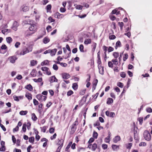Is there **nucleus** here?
<instances>
[{
  "label": "nucleus",
  "mask_w": 152,
  "mask_h": 152,
  "mask_svg": "<svg viewBox=\"0 0 152 152\" xmlns=\"http://www.w3.org/2000/svg\"><path fill=\"white\" fill-rule=\"evenodd\" d=\"M112 61L113 63V64L115 65L118 64V60L117 59H113Z\"/></svg>",
  "instance_id": "nucleus-44"
},
{
  "label": "nucleus",
  "mask_w": 152,
  "mask_h": 152,
  "mask_svg": "<svg viewBox=\"0 0 152 152\" xmlns=\"http://www.w3.org/2000/svg\"><path fill=\"white\" fill-rule=\"evenodd\" d=\"M56 136H57L56 134V133H55L53 136L51 137H50L51 139V140H53L55 139Z\"/></svg>",
  "instance_id": "nucleus-60"
},
{
  "label": "nucleus",
  "mask_w": 152,
  "mask_h": 152,
  "mask_svg": "<svg viewBox=\"0 0 152 152\" xmlns=\"http://www.w3.org/2000/svg\"><path fill=\"white\" fill-rule=\"evenodd\" d=\"M138 120L140 122V124H142L143 122V118L140 117L139 118Z\"/></svg>",
  "instance_id": "nucleus-49"
},
{
  "label": "nucleus",
  "mask_w": 152,
  "mask_h": 152,
  "mask_svg": "<svg viewBox=\"0 0 152 152\" xmlns=\"http://www.w3.org/2000/svg\"><path fill=\"white\" fill-rule=\"evenodd\" d=\"M146 111L148 113L152 112V109L151 107H148L146 109Z\"/></svg>",
  "instance_id": "nucleus-47"
},
{
  "label": "nucleus",
  "mask_w": 152,
  "mask_h": 152,
  "mask_svg": "<svg viewBox=\"0 0 152 152\" xmlns=\"http://www.w3.org/2000/svg\"><path fill=\"white\" fill-rule=\"evenodd\" d=\"M36 97L40 102L45 101L47 98V97L46 96H44L40 94L37 95Z\"/></svg>",
  "instance_id": "nucleus-4"
},
{
  "label": "nucleus",
  "mask_w": 152,
  "mask_h": 152,
  "mask_svg": "<svg viewBox=\"0 0 152 152\" xmlns=\"http://www.w3.org/2000/svg\"><path fill=\"white\" fill-rule=\"evenodd\" d=\"M52 27L50 26H48L46 28V30L48 31H50L51 30Z\"/></svg>",
  "instance_id": "nucleus-48"
},
{
  "label": "nucleus",
  "mask_w": 152,
  "mask_h": 152,
  "mask_svg": "<svg viewBox=\"0 0 152 152\" xmlns=\"http://www.w3.org/2000/svg\"><path fill=\"white\" fill-rule=\"evenodd\" d=\"M58 63L60 64L62 66L64 67H66L67 65V64L65 63L59 62Z\"/></svg>",
  "instance_id": "nucleus-55"
},
{
  "label": "nucleus",
  "mask_w": 152,
  "mask_h": 152,
  "mask_svg": "<svg viewBox=\"0 0 152 152\" xmlns=\"http://www.w3.org/2000/svg\"><path fill=\"white\" fill-rule=\"evenodd\" d=\"M73 93V92L72 91L70 90V91H69L67 92V94L68 96H70Z\"/></svg>",
  "instance_id": "nucleus-54"
},
{
  "label": "nucleus",
  "mask_w": 152,
  "mask_h": 152,
  "mask_svg": "<svg viewBox=\"0 0 152 152\" xmlns=\"http://www.w3.org/2000/svg\"><path fill=\"white\" fill-rule=\"evenodd\" d=\"M83 6L80 5H76L75 7V8L77 10H81L83 8Z\"/></svg>",
  "instance_id": "nucleus-38"
},
{
  "label": "nucleus",
  "mask_w": 152,
  "mask_h": 152,
  "mask_svg": "<svg viewBox=\"0 0 152 152\" xmlns=\"http://www.w3.org/2000/svg\"><path fill=\"white\" fill-rule=\"evenodd\" d=\"M55 17L58 19H61L64 17V15L58 12H57L55 14Z\"/></svg>",
  "instance_id": "nucleus-12"
},
{
  "label": "nucleus",
  "mask_w": 152,
  "mask_h": 152,
  "mask_svg": "<svg viewBox=\"0 0 152 152\" xmlns=\"http://www.w3.org/2000/svg\"><path fill=\"white\" fill-rule=\"evenodd\" d=\"M33 48L31 45H29L27 47H25L23 50L18 54L20 55H24L26 54L31 52Z\"/></svg>",
  "instance_id": "nucleus-1"
},
{
  "label": "nucleus",
  "mask_w": 152,
  "mask_h": 152,
  "mask_svg": "<svg viewBox=\"0 0 152 152\" xmlns=\"http://www.w3.org/2000/svg\"><path fill=\"white\" fill-rule=\"evenodd\" d=\"M128 55L126 53L124 55V56L123 58V60L124 61H125L128 58Z\"/></svg>",
  "instance_id": "nucleus-43"
},
{
  "label": "nucleus",
  "mask_w": 152,
  "mask_h": 152,
  "mask_svg": "<svg viewBox=\"0 0 152 152\" xmlns=\"http://www.w3.org/2000/svg\"><path fill=\"white\" fill-rule=\"evenodd\" d=\"M33 102L34 104L35 105H37L38 104V102L37 101L36 99H33Z\"/></svg>",
  "instance_id": "nucleus-58"
},
{
  "label": "nucleus",
  "mask_w": 152,
  "mask_h": 152,
  "mask_svg": "<svg viewBox=\"0 0 152 152\" xmlns=\"http://www.w3.org/2000/svg\"><path fill=\"white\" fill-rule=\"evenodd\" d=\"M60 11L62 12H65L66 10L64 7H61L60 9Z\"/></svg>",
  "instance_id": "nucleus-56"
},
{
  "label": "nucleus",
  "mask_w": 152,
  "mask_h": 152,
  "mask_svg": "<svg viewBox=\"0 0 152 152\" xmlns=\"http://www.w3.org/2000/svg\"><path fill=\"white\" fill-rule=\"evenodd\" d=\"M121 140V138L119 136H117L115 137L113 139V141L115 143H117L118 142L120 141Z\"/></svg>",
  "instance_id": "nucleus-15"
},
{
  "label": "nucleus",
  "mask_w": 152,
  "mask_h": 152,
  "mask_svg": "<svg viewBox=\"0 0 152 152\" xmlns=\"http://www.w3.org/2000/svg\"><path fill=\"white\" fill-rule=\"evenodd\" d=\"M51 8V6L50 4L48 5L46 7V10L47 12H48L50 11Z\"/></svg>",
  "instance_id": "nucleus-42"
},
{
  "label": "nucleus",
  "mask_w": 152,
  "mask_h": 152,
  "mask_svg": "<svg viewBox=\"0 0 152 152\" xmlns=\"http://www.w3.org/2000/svg\"><path fill=\"white\" fill-rule=\"evenodd\" d=\"M109 38L110 39H115V36L114 35H112L109 36Z\"/></svg>",
  "instance_id": "nucleus-62"
},
{
  "label": "nucleus",
  "mask_w": 152,
  "mask_h": 152,
  "mask_svg": "<svg viewBox=\"0 0 152 152\" xmlns=\"http://www.w3.org/2000/svg\"><path fill=\"white\" fill-rule=\"evenodd\" d=\"M41 69L44 72H45L47 75H50L51 74V72L50 71L49 69L46 67L44 66L41 68Z\"/></svg>",
  "instance_id": "nucleus-5"
},
{
  "label": "nucleus",
  "mask_w": 152,
  "mask_h": 152,
  "mask_svg": "<svg viewBox=\"0 0 152 152\" xmlns=\"http://www.w3.org/2000/svg\"><path fill=\"white\" fill-rule=\"evenodd\" d=\"M53 68L54 70H57L58 69V66L56 64H54L53 65Z\"/></svg>",
  "instance_id": "nucleus-46"
},
{
  "label": "nucleus",
  "mask_w": 152,
  "mask_h": 152,
  "mask_svg": "<svg viewBox=\"0 0 152 152\" xmlns=\"http://www.w3.org/2000/svg\"><path fill=\"white\" fill-rule=\"evenodd\" d=\"M50 41L49 39L47 37H45L43 39V42L44 43L46 44L48 43Z\"/></svg>",
  "instance_id": "nucleus-22"
},
{
  "label": "nucleus",
  "mask_w": 152,
  "mask_h": 152,
  "mask_svg": "<svg viewBox=\"0 0 152 152\" xmlns=\"http://www.w3.org/2000/svg\"><path fill=\"white\" fill-rule=\"evenodd\" d=\"M146 145V143L144 142H142L139 144L140 146H145Z\"/></svg>",
  "instance_id": "nucleus-63"
},
{
  "label": "nucleus",
  "mask_w": 152,
  "mask_h": 152,
  "mask_svg": "<svg viewBox=\"0 0 152 152\" xmlns=\"http://www.w3.org/2000/svg\"><path fill=\"white\" fill-rule=\"evenodd\" d=\"M62 78L65 79H67L70 77V75L69 74L66 73L62 74Z\"/></svg>",
  "instance_id": "nucleus-10"
},
{
  "label": "nucleus",
  "mask_w": 152,
  "mask_h": 152,
  "mask_svg": "<svg viewBox=\"0 0 152 152\" xmlns=\"http://www.w3.org/2000/svg\"><path fill=\"white\" fill-rule=\"evenodd\" d=\"M37 61L36 60H33L30 61V65L31 66H34L37 64Z\"/></svg>",
  "instance_id": "nucleus-19"
},
{
  "label": "nucleus",
  "mask_w": 152,
  "mask_h": 152,
  "mask_svg": "<svg viewBox=\"0 0 152 152\" xmlns=\"http://www.w3.org/2000/svg\"><path fill=\"white\" fill-rule=\"evenodd\" d=\"M4 105V103L0 101V108H2Z\"/></svg>",
  "instance_id": "nucleus-53"
},
{
  "label": "nucleus",
  "mask_w": 152,
  "mask_h": 152,
  "mask_svg": "<svg viewBox=\"0 0 152 152\" xmlns=\"http://www.w3.org/2000/svg\"><path fill=\"white\" fill-rule=\"evenodd\" d=\"M72 88L74 90H76L77 88L78 85L77 83H75L73 84Z\"/></svg>",
  "instance_id": "nucleus-36"
},
{
  "label": "nucleus",
  "mask_w": 152,
  "mask_h": 152,
  "mask_svg": "<svg viewBox=\"0 0 152 152\" xmlns=\"http://www.w3.org/2000/svg\"><path fill=\"white\" fill-rule=\"evenodd\" d=\"M25 88L26 89L30 91H31L33 89V87L30 84L27 85L26 86Z\"/></svg>",
  "instance_id": "nucleus-20"
},
{
  "label": "nucleus",
  "mask_w": 152,
  "mask_h": 152,
  "mask_svg": "<svg viewBox=\"0 0 152 152\" xmlns=\"http://www.w3.org/2000/svg\"><path fill=\"white\" fill-rule=\"evenodd\" d=\"M144 137L146 140H150L151 139L150 134L148 131H145L144 133Z\"/></svg>",
  "instance_id": "nucleus-3"
},
{
  "label": "nucleus",
  "mask_w": 152,
  "mask_h": 152,
  "mask_svg": "<svg viewBox=\"0 0 152 152\" xmlns=\"http://www.w3.org/2000/svg\"><path fill=\"white\" fill-rule=\"evenodd\" d=\"M91 43V40L90 39H86L84 42V43L86 45H88Z\"/></svg>",
  "instance_id": "nucleus-21"
},
{
  "label": "nucleus",
  "mask_w": 152,
  "mask_h": 152,
  "mask_svg": "<svg viewBox=\"0 0 152 152\" xmlns=\"http://www.w3.org/2000/svg\"><path fill=\"white\" fill-rule=\"evenodd\" d=\"M40 17V13H37V14H36L35 15V19L36 21H39V19Z\"/></svg>",
  "instance_id": "nucleus-23"
},
{
  "label": "nucleus",
  "mask_w": 152,
  "mask_h": 152,
  "mask_svg": "<svg viewBox=\"0 0 152 152\" xmlns=\"http://www.w3.org/2000/svg\"><path fill=\"white\" fill-rule=\"evenodd\" d=\"M63 140L62 139H61L58 142V144L59 146H60L62 147L63 145Z\"/></svg>",
  "instance_id": "nucleus-27"
},
{
  "label": "nucleus",
  "mask_w": 152,
  "mask_h": 152,
  "mask_svg": "<svg viewBox=\"0 0 152 152\" xmlns=\"http://www.w3.org/2000/svg\"><path fill=\"white\" fill-rule=\"evenodd\" d=\"M121 43L119 41L117 42L116 43L115 46V48L116 49L118 47L121 46Z\"/></svg>",
  "instance_id": "nucleus-32"
},
{
  "label": "nucleus",
  "mask_w": 152,
  "mask_h": 152,
  "mask_svg": "<svg viewBox=\"0 0 152 152\" xmlns=\"http://www.w3.org/2000/svg\"><path fill=\"white\" fill-rule=\"evenodd\" d=\"M113 56L115 58H117L119 56V53L118 52H114L113 53Z\"/></svg>",
  "instance_id": "nucleus-35"
},
{
  "label": "nucleus",
  "mask_w": 152,
  "mask_h": 152,
  "mask_svg": "<svg viewBox=\"0 0 152 152\" xmlns=\"http://www.w3.org/2000/svg\"><path fill=\"white\" fill-rule=\"evenodd\" d=\"M33 14H37V13H38L39 12L38 10L36 9H34V10L33 11Z\"/></svg>",
  "instance_id": "nucleus-50"
},
{
  "label": "nucleus",
  "mask_w": 152,
  "mask_h": 152,
  "mask_svg": "<svg viewBox=\"0 0 152 152\" xmlns=\"http://www.w3.org/2000/svg\"><path fill=\"white\" fill-rule=\"evenodd\" d=\"M37 29V26L35 24H33L31 25L29 27V30L30 31H33L31 34H26V36L28 37L31 35L32 34H33L35 32Z\"/></svg>",
  "instance_id": "nucleus-2"
},
{
  "label": "nucleus",
  "mask_w": 152,
  "mask_h": 152,
  "mask_svg": "<svg viewBox=\"0 0 152 152\" xmlns=\"http://www.w3.org/2000/svg\"><path fill=\"white\" fill-rule=\"evenodd\" d=\"M26 124H24L23 125L22 127V129L23 131L24 132H25L26 131Z\"/></svg>",
  "instance_id": "nucleus-39"
},
{
  "label": "nucleus",
  "mask_w": 152,
  "mask_h": 152,
  "mask_svg": "<svg viewBox=\"0 0 152 152\" xmlns=\"http://www.w3.org/2000/svg\"><path fill=\"white\" fill-rule=\"evenodd\" d=\"M102 147L103 149H106L107 148V145L106 144H104L102 145Z\"/></svg>",
  "instance_id": "nucleus-52"
},
{
  "label": "nucleus",
  "mask_w": 152,
  "mask_h": 152,
  "mask_svg": "<svg viewBox=\"0 0 152 152\" xmlns=\"http://www.w3.org/2000/svg\"><path fill=\"white\" fill-rule=\"evenodd\" d=\"M113 99L110 98H108L107 99V104H110L113 103Z\"/></svg>",
  "instance_id": "nucleus-28"
},
{
  "label": "nucleus",
  "mask_w": 152,
  "mask_h": 152,
  "mask_svg": "<svg viewBox=\"0 0 152 152\" xmlns=\"http://www.w3.org/2000/svg\"><path fill=\"white\" fill-rule=\"evenodd\" d=\"M31 118L34 121H36L37 120V118L34 113H33L31 114Z\"/></svg>",
  "instance_id": "nucleus-26"
},
{
  "label": "nucleus",
  "mask_w": 152,
  "mask_h": 152,
  "mask_svg": "<svg viewBox=\"0 0 152 152\" xmlns=\"http://www.w3.org/2000/svg\"><path fill=\"white\" fill-rule=\"evenodd\" d=\"M98 67L99 69V73L102 75H103L104 73L103 67L99 65H98Z\"/></svg>",
  "instance_id": "nucleus-14"
},
{
  "label": "nucleus",
  "mask_w": 152,
  "mask_h": 152,
  "mask_svg": "<svg viewBox=\"0 0 152 152\" xmlns=\"http://www.w3.org/2000/svg\"><path fill=\"white\" fill-rule=\"evenodd\" d=\"M79 49L81 52H84V47L82 44H81L80 45L79 47Z\"/></svg>",
  "instance_id": "nucleus-40"
},
{
  "label": "nucleus",
  "mask_w": 152,
  "mask_h": 152,
  "mask_svg": "<svg viewBox=\"0 0 152 152\" xmlns=\"http://www.w3.org/2000/svg\"><path fill=\"white\" fill-rule=\"evenodd\" d=\"M98 80L97 79H96L94 81V83L93 86V89L95 90L96 88V87L98 83Z\"/></svg>",
  "instance_id": "nucleus-24"
},
{
  "label": "nucleus",
  "mask_w": 152,
  "mask_h": 152,
  "mask_svg": "<svg viewBox=\"0 0 152 152\" xmlns=\"http://www.w3.org/2000/svg\"><path fill=\"white\" fill-rule=\"evenodd\" d=\"M17 59V57L14 56L10 57L8 58V59L10 61V62L12 63H14L16 60Z\"/></svg>",
  "instance_id": "nucleus-8"
},
{
  "label": "nucleus",
  "mask_w": 152,
  "mask_h": 152,
  "mask_svg": "<svg viewBox=\"0 0 152 152\" xmlns=\"http://www.w3.org/2000/svg\"><path fill=\"white\" fill-rule=\"evenodd\" d=\"M58 81L57 79L56 78V77L54 76H52L50 77L49 78V81L51 83H53V82H56Z\"/></svg>",
  "instance_id": "nucleus-13"
},
{
  "label": "nucleus",
  "mask_w": 152,
  "mask_h": 152,
  "mask_svg": "<svg viewBox=\"0 0 152 152\" xmlns=\"http://www.w3.org/2000/svg\"><path fill=\"white\" fill-rule=\"evenodd\" d=\"M22 10L23 12H26L28 10L29 8L27 6L24 5L22 7Z\"/></svg>",
  "instance_id": "nucleus-17"
},
{
  "label": "nucleus",
  "mask_w": 152,
  "mask_h": 152,
  "mask_svg": "<svg viewBox=\"0 0 152 152\" xmlns=\"http://www.w3.org/2000/svg\"><path fill=\"white\" fill-rule=\"evenodd\" d=\"M34 137H31L29 139V141L33 144L34 142Z\"/></svg>",
  "instance_id": "nucleus-37"
},
{
  "label": "nucleus",
  "mask_w": 152,
  "mask_h": 152,
  "mask_svg": "<svg viewBox=\"0 0 152 152\" xmlns=\"http://www.w3.org/2000/svg\"><path fill=\"white\" fill-rule=\"evenodd\" d=\"M112 148L114 151H117L119 147L118 146L115 145H112Z\"/></svg>",
  "instance_id": "nucleus-25"
},
{
  "label": "nucleus",
  "mask_w": 152,
  "mask_h": 152,
  "mask_svg": "<svg viewBox=\"0 0 152 152\" xmlns=\"http://www.w3.org/2000/svg\"><path fill=\"white\" fill-rule=\"evenodd\" d=\"M27 111H21L20 112L19 114L21 115H25L27 113Z\"/></svg>",
  "instance_id": "nucleus-31"
},
{
  "label": "nucleus",
  "mask_w": 152,
  "mask_h": 152,
  "mask_svg": "<svg viewBox=\"0 0 152 152\" xmlns=\"http://www.w3.org/2000/svg\"><path fill=\"white\" fill-rule=\"evenodd\" d=\"M26 96L29 100H30L32 99V97L31 94H26Z\"/></svg>",
  "instance_id": "nucleus-45"
},
{
  "label": "nucleus",
  "mask_w": 152,
  "mask_h": 152,
  "mask_svg": "<svg viewBox=\"0 0 152 152\" xmlns=\"http://www.w3.org/2000/svg\"><path fill=\"white\" fill-rule=\"evenodd\" d=\"M5 150V146H2L0 148V151H4Z\"/></svg>",
  "instance_id": "nucleus-61"
},
{
  "label": "nucleus",
  "mask_w": 152,
  "mask_h": 152,
  "mask_svg": "<svg viewBox=\"0 0 152 152\" xmlns=\"http://www.w3.org/2000/svg\"><path fill=\"white\" fill-rule=\"evenodd\" d=\"M18 26V23L16 21H14L12 28L14 30L16 31L17 30V27Z\"/></svg>",
  "instance_id": "nucleus-9"
},
{
  "label": "nucleus",
  "mask_w": 152,
  "mask_h": 152,
  "mask_svg": "<svg viewBox=\"0 0 152 152\" xmlns=\"http://www.w3.org/2000/svg\"><path fill=\"white\" fill-rule=\"evenodd\" d=\"M32 146L31 145H29L27 148V151L28 152H31V148H32Z\"/></svg>",
  "instance_id": "nucleus-64"
},
{
  "label": "nucleus",
  "mask_w": 152,
  "mask_h": 152,
  "mask_svg": "<svg viewBox=\"0 0 152 152\" xmlns=\"http://www.w3.org/2000/svg\"><path fill=\"white\" fill-rule=\"evenodd\" d=\"M6 40L7 43H10L12 41V39L10 37H8L6 38Z\"/></svg>",
  "instance_id": "nucleus-30"
},
{
  "label": "nucleus",
  "mask_w": 152,
  "mask_h": 152,
  "mask_svg": "<svg viewBox=\"0 0 152 152\" xmlns=\"http://www.w3.org/2000/svg\"><path fill=\"white\" fill-rule=\"evenodd\" d=\"M49 132L50 133H53L54 132V129L53 128H51L49 129Z\"/></svg>",
  "instance_id": "nucleus-59"
},
{
  "label": "nucleus",
  "mask_w": 152,
  "mask_h": 152,
  "mask_svg": "<svg viewBox=\"0 0 152 152\" xmlns=\"http://www.w3.org/2000/svg\"><path fill=\"white\" fill-rule=\"evenodd\" d=\"M11 30L7 29H4L1 30V32L4 34L10 32Z\"/></svg>",
  "instance_id": "nucleus-16"
},
{
  "label": "nucleus",
  "mask_w": 152,
  "mask_h": 152,
  "mask_svg": "<svg viewBox=\"0 0 152 152\" xmlns=\"http://www.w3.org/2000/svg\"><path fill=\"white\" fill-rule=\"evenodd\" d=\"M117 86L118 87L121 88H123V84L121 83V82L118 83L117 84Z\"/></svg>",
  "instance_id": "nucleus-57"
},
{
  "label": "nucleus",
  "mask_w": 152,
  "mask_h": 152,
  "mask_svg": "<svg viewBox=\"0 0 152 152\" xmlns=\"http://www.w3.org/2000/svg\"><path fill=\"white\" fill-rule=\"evenodd\" d=\"M105 114L106 115L110 117L113 118L115 116V114L114 112H110L108 111H107Z\"/></svg>",
  "instance_id": "nucleus-7"
},
{
  "label": "nucleus",
  "mask_w": 152,
  "mask_h": 152,
  "mask_svg": "<svg viewBox=\"0 0 152 152\" xmlns=\"http://www.w3.org/2000/svg\"><path fill=\"white\" fill-rule=\"evenodd\" d=\"M118 24L119 25L120 27V29L121 30H122L123 27L124 26V23L123 22H119L118 23Z\"/></svg>",
  "instance_id": "nucleus-41"
},
{
  "label": "nucleus",
  "mask_w": 152,
  "mask_h": 152,
  "mask_svg": "<svg viewBox=\"0 0 152 152\" xmlns=\"http://www.w3.org/2000/svg\"><path fill=\"white\" fill-rule=\"evenodd\" d=\"M48 63V61L47 60H46L41 62V66H44L47 65Z\"/></svg>",
  "instance_id": "nucleus-29"
},
{
  "label": "nucleus",
  "mask_w": 152,
  "mask_h": 152,
  "mask_svg": "<svg viewBox=\"0 0 152 152\" xmlns=\"http://www.w3.org/2000/svg\"><path fill=\"white\" fill-rule=\"evenodd\" d=\"M120 76L121 77L124 78L126 77V74L124 72H121L120 74Z\"/></svg>",
  "instance_id": "nucleus-51"
},
{
  "label": "nucleus",
  "mask_w": 152,
  "mask_h": 152,
  "mask_svg": "<svg viewBox=\"0 0 152 152\" xmlns=\"http://www.w3.org/2000/svg\"><path fill=\"white\" fill-rule=\"evenodd\" d=\"M57 51V50L56 49H54L53 50L50 49L49 53L50 54L51 56H54L55 55Z\"/></svg>",
  "instance_id": "nucleus-11"
},
{
  "label": "nucleus",
  "mask_w": 152,
  "mask_h": 152,
  "mask_svg": "<svg viewBox=\"0 0 152 152\" xmlns=\"http://www.w3.org/2000/svg\"><path fill=\"white\" fill-rule=\"evenodd\" d=\"M72 144V142H70L69 143V144H68V145H67V146L66 147V148H65V151H67V150H68V149L70 148V147L71 146V145Z\"/></svg>",
  "instance_id": "nucleus-34"
},
{
  "label": "nucleus",
  "mask_w": 152,
  "mask_h": 152,
  "mask_svg": "<svg viewBox=\"0 0 152 152\" xmlns=\"http://www.w3.org/2000/svg\"><path fill=\"white\" fill-rule=\"evenodd\" d=\"M110 139V133H109V135L105 138L104 140L106 142H109Z\"/></svg>",
  "instance_id": "nucleus-18"
},
{
  "label": "nucleus",
  "mask_w": 152,
  "mask_h": 152,
  "mask_svg": "<svg viewBox=\"0 0 152 152\" xmlns=\"http://www.w3.org/2000/svg\"><path fill=\"white\" fill-rule=\"evenodd\" d=\"M88 148L91 149L92 151H95L97 148V145L96 143H94L92 145L90 144L88 145Z\"/></svg>",
  "instance_id": "nucleus-6"
},
{
  "label": "nucleus",
  "mask_w": 152,
  "mask_h": 152,
  "mask_svg": "<svg viewBox=\"0 0 152 152\" xmlns=\"http://www.w3.org/2000/svg\"><path fill=\"white\" fill-rule=\"evenodd\" d=\"M33 80L35 82H40L42 81V78H39L38 79H34Z\"/></svg>",
  "instance_id": "nucleus-33"
}]
</instances>
